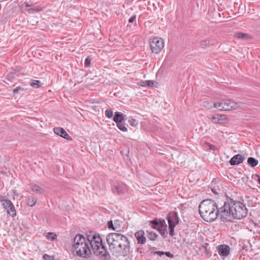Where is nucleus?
<instances>
[{
	"instance_id": "nucleus-1",
	"label": "nucleus",
	"mask_w": 260,
	"mask_h": 260,
	"mask_svg": "<svg viewBox=\"0 0 260 260\" xmlns=\"http://www.w3.org/2000/svg\"><path fill=\"white\" fill-rule=\"evenodd\" d=\"M90 244L93 253L102 260H110L111 256L109 253L103 240L98 233L91 232L87 236V241L81 234H77L75 237L72 245V250L74 254L88 258L91 255L89 246Z\"/></svg>"
},
{
	"instance_id": "nucleus-2",
	"label": "nucleus",
	"mask_w": 260,
	"mask_h": 260,
	"mask_svg": "<svg viewBox=\"0 0 260 260\" xmlns=\"http://www.w3.org/2000/svg\"><path fill=\"white\" fill-rule=\"evenodd\" d=\"M247 211L242 203L229 198L220 207V220L228 222L232 221L233 219H241L247 216Z\"/></svg>"
},
{
	"instance_id": "nucleus-3",
	"label": "nucleus",
	"mask_w": 260,
	"mask_h": 260,
	"mask_svg": "<svg viewBox=\"0 0 260 260\" xmlns=\"http://www.w3.org/2000/svg\"><path fill=\"white\" fill-rule=\"evenodd\" d=\"M106 241L113 255L126 256L132 252L128 238L121 234L111 233L106 236Z\"/></svg>"
},
{
	"instance_id": "nucleus-4",
	"label": "nucleus",
	"mask_w": 260,
	"mask_h": 260,
	"mask_svg": "<svg viewBox=\"0 0 260 260\" xmlns=\"http://www.w3.org/2000/svg\"><path fill=\"white\" fill-rule=\"evenodd\" d=\"M199 210L201 217L207 222L214 221L218 215L220 216V208L213 200H203L199 205Z\"/></svg>"
},
{
	"instance_id": "nucleus-5",
	"label": "nucleus",
	"mask_w": 260,
	"mask_h": 260,
	"mask_svg": "<svg viewBox=\"0 0 260 260\" xmlns=\"http://www.w3.org/2000/svg\"><path fill=\"white\" fill-rule=\"evenodd\" d=\"M240 104L231 99H227L222 100L220 102L214 103L213 106L220 111H230L239 107Z\"/></svg>"
},
{
	"instance_id": "nucleus-6",
	"label": "nucleus",
	"mask_w": 260,
	"mask_h": 260,
	"mask_svg": "<svg viewBox=\"0 0 260 260\" xmlns=\"http://www.w3.org/2000/svg\"><path fill=\"white\" fill-rule=\"evenodd\" d=\"M150 47L153 53H158L164 47V42L161 38H154L150 42Z\"/></svg>"
},
{
	"instance_id": "nucleus-7",
	"label": "nucleus",
	"mask_w": 260,
	"mask_h": 260,
	"mask_svg": "<svg viewBox=\"0 0 260 260\" xmlns=\"http://www.w3.org/2000/svg\"><path fill=\"white\" fill-rule=\"evenodd\" d=\"M3 208L7 210V213L12 217H14L16 215V212L15 207L12 202L10 200H7L3 203Z\"/></svg>"
},
{
	"instance_id": "nucleus-8",
	"label": "nucleus",
	"mask_w": 260,
	"mask_h": 260,
	"mask_svg": "<svg viewBox=\"0 0 260 260\" xmlns=\"http://www.w3.org/2000/svg\"><path fill=\"white\" fill-rule=\"evenodd\" d=\"M169 225L176 226L179 222V219L177 213L175 211L170 212L167 217Z\"/></svg>"
},
{
	"instance_id": "nucleus-9",
	"label": "nucleus",
	"mask_w": 260,
	"mask_h": 260,
	"mask_svg": "<svg viewBox=\"0 0 260 260\" xmlns=\"http://www.w3.org/2000/svg\"><path fill=\"white\" fill-rule=\"evenodd\" d=\"M217 251L219 255L222 258L228 256L231 251V248L229 246L222 244L217 247Z\"/></svg>"
},
{
	"instance_id": "nucleus-10",
	"label": "nucleus",
	"mask_w": 260,
	"mask_h": 260,
	"mask_svg": "<svg viewBox=\"0 0 260 260\" xmlns=\"http://www.w3.org/2000/svg\"><path fill=\"white\" fill-rule=\"evenodd\" d=\"M211 120L212 122L215 124L225 123H227L228 119L224 115L217 114L211 117Z\"/></svg>"
},
{
	"instance_id": "nucleus-11",
	"label": "nucleus",
	"mask_w": 260,
	"mask_h": 260,
	"mask_svg": "<svg viewBox=\"0 0 260 260\" xmlns=\"http://www.w3.org/2000/svg\"><path fill=\"white\" fill-rule=\"evenodd\" d=\"M166 221L165 219L156 218L153 220L150 221V225L153 229L158 230L160 226H164Z\"/></svg>"
},
{
	"instance_id": "nucleus-12",
	"label": "nucleus",
	"mask_w": 260,
	"mask_h": 260,
	"mask_svg": "<svg viewBox=\"0 0 260 260\" xmlns=\"http://www.w3.org/2000/svg\"><path fill=\"white\" fill-rule=\"evenodd\" d=\"M53 132L57 135L67 140H72L71 137L66 132V131L62 127H55L53 128Z\"/></svg>"
},
{
	"instance_id": "nucleus-13",
	"label": "nucleus",
	"mask_w": 260,
	"mask_h": 260,
	"mask_svg": "<svg viewBox=\"0 0 260 260\" xmlns=\"http://www.w3.org/2000/svg\"><path fill=\"white\" fill-rule=\"evenodd\" d=\"M244 158V157L242 155L238 154L231 158L229 161V163L231 166L239 165L243 162Z\"/></svg>"
},
{
	"instance_id": "nucleus-14",
	"label": "nucleus",
	"mask_w": 260,
	"mask_h": 260,
	"mask_svg": "<svg viewBox=\"0 0 260 260\" xmlns=\"http://www.w3.org/2000/svg\"><path fill=\"white\" fill-rule=\"evenodd\" d=\"M137 243L138 244H144L146 241V238L145 237V233L143 230H140L135 234Z\"/></svg>"
},
{
	"instance_id": "nucleus-15",
	"label": "nucleus",
	"mask_w": 260,
	"mask_h": 260,
	"mask_svg": "<svg viewBox=\"0 0 260 260\" xmlns=\"http://www.w3.org/2000/svg\"><path fill=\"white\" fill-rule=\"evenodd\" d=\"M125 117L126 115L123 114L122 113L119 112H115L113 120L116 123L122 122L123 121L125 120Z\"/></svg>"
},
{
	"instance_id": "nucleus-16",
	"label": "nucleus",
	"mask_w": 260,
	"mask_h": 260,
	"mask_svg": "<svg viewBox=\"0 0 260 260\" xmlns=\"http://www.w3.org/2000/svg\"><path fill=\"white\" fill-rule=\"evenodd\" d=\"M234 37L238 39H241L243 40H248L252 38L251 36L246 33L241 32H236L234 35Z\"/></svg>"
},
{
	"instance_id": "nucleus-17",
	"label": "nucleus",
	"mask_w": 260,
	"mask_h": 260,
	"mask_svg": "<svg viewBox=\"0 0 260 260\" xmlns=\"http://www.w3.org/2000/svg\"><path fill=\"white\" fill-rule=\"evenodd\" d=\"M161 236H162L164 238H166L168 237V232H167V225L166 223H165L164 226H160L159 229L157 230Z\"/></svg>"
},
{
	"instance_id": "nucleus-18",
	"label": "nucleus",
	"mask_w": 260,
	"mask_h": 260,
	"mask_svg": "<svg viewBox=\"0 0 260 260\" xmlns=\"http://www.w3.org/2000/svg\"><path fill=\"white\" fill-rule=\"evenodd\" d=\"M147 237L151 241H155L158 237V235L153 231H146Z\"/></svg>"
},
{
	"instance_id": "nucleus-19",
	"label": "nucleus",
	"mask_w": 260,
	"mask_h": 260,
	"mask_svg": "<svg viewBox=\"0 0 260 260\" xmlns=\"http://www.w3.org/2000/svg\"><path fill=\"white\" fill-rule=\"evenodd\" d=\"M247 163L250 166L254 167L258 164V160L254 157H250L247 159Z\"/></svg>"
},
{
	"instance_id": "nucleus-20",
	"label": "nucleus",
	"mask_w": 260,
	"mask_h": 260,
	"mask_svg": "<svg viewBox=\"0 0 260 260\" xmlns=\"http://www.w3.org/2000/svg\"><path fill=\"white\" fill-rule=\"evenodd\" d=\"M26 202L28 206L32 207L36 205L37 200L34 197L30 196L28 197Z\"/></svg>"
},
{
	"instance_id": "nucleus-21",
	"label": "nucleus",
	"mask_w": 260,
	"mask_h": 260,
	"mask_svg": "<svg viewBox=\"0 0 260 260\" xmlns=\"http://www.w3.org/2000/svg\"><path fill=\"white\" fill-rule=\"evenodd\" d=\"M156 83V82L151 81V80H147V81H141L140 85L141 86H150L152 87L154 86V84Z\"/></svg>"
},
{
	"instance_id": "nucleus-22",
	"label": "nucleus",
	"mask_w": 260,
	"mask_h": 260,
	"mask_svg": "<svg viewBox=\"0 0 260 260\" xmlns=\"http://www.w3.org/2000/svg\"><path fill=\"white\" fill-rule=\"evenodd\" d=\"M31 189L34 191L38 193H42L44 191V189L42 187L36 184H33L31 186Z\"/></svg>"
},
{
	"instance_id": "nucleus-23",
	"label": "nucleus",
	"mask_w": 260,
	"mask_h": 260,
	"mask_svg": "<svg viewBox=\"0 0 260 260\" xmlns=\"http://www.w3.org/2000/svg\"><path fill=\"white\" fill-rule=\"evenodd\" d=\"M41 82L39 80H34L30 83V85L34 88H39L41 86Z\"/></svg>"
},
{
	"instance_id": "nucleus-24",
	"label": "nucleus",
	"mask_w": 260,
	"mask_h": 260,
	"mask_svg": "<svg viewBox=\"0 0 260 260\" xmlns=\"http://www.w3.org/2000/svg\"><path fill=\"white\" fill-rule=\"evenodd\" d=\"M210 44V40H204L201 41L200 42V45L201 47L203 48H205L208 47Z\"/></svg>"
},
{
	"instance_id": "nucleus-25",
	"label": "nucleus",
	"mask_w": 260,
	"mask_h": 260,
	"mask_svg": "<svg viewBox=\"0 0 260 260\" xmlns=\"http://www.w3.org/2000/svg\"><path fill=\"white\" fill-rule=\"evenodd\" d=\"M92 59V58L91 57V56H88L86 58V59L85 60V62H84L85 67H86V68L90 67L91 61Z\"/></svg>"
},
{
	"instance_id": "nucleus-26",
	"label": "nucleus",
	"mask_w": 260,
	"mask_h": 260,
	"mask_svg": "<svg viewBox=\"0 0 260 260\" xmlns=\"http://www.w3.org/2000/svg\"><path fill=\"white\" fill-rule=\"evenodd\" d=\"M117 126L118 128L121 130L122 132H126L127 131V129L126 127L125 126V124L123 123L122 122H119L118 123H116Z\"/></svg>"
},
{
	"instance_id": "nucleus-27",
	"label": "nucleus",
	"mask_w": 260,
	"mask_h": 260,
	"mask_svg": "<svg viewBox=\"0 0 260 260\" xmlns=\"http://www.w3.org/2000/svg\"><path fill=\"white\" fill-rule=\"evenodd\" d=\"M47 238L48 239H50L52 241L55 240L57 238V235L53 233H48L47 235Z\"/></svg>"
},
{
	"instance_id": "nucleus-28",
	"label": "nucleus",
	"mask_w": 260,
	"mask_h": 260,
	"mask_svg": "<svg viewBox=\"0 0 260 260\" xmlns=\"http://www.w3.org/2000/svg\"><path fill=\"white\" fill-rule=\"evenodd\" d=\"M175 226L174 225H169V233L171 236H174L175 235L174 232Z\"/></svg>"
},
{
	"instance_id": "nucleus-29",
	"label": "nucleus",
	"mask_w": 260,
	"mask_h": 260,
	"mask_svg": "<svg viewBox=\"0 0 260 260\" xmlns=\"http://www.w3.org/2000/svg\"><path fill=\"white\" fill-rule=\"evenodd\" d=\"M128 122L132 126L136 127L138 124V121L135 119L132 118L129 119Z\"/></svg>"
},
{
	"instance_id": "nucleus-30",
	"label": "nucleus",
	"mask_w": 260,
	"mask_h": 260,
	"mask_svg": "<svg viewBox=\"0 0 260 260\" xmlns=\"http://www.w3.org/2000/svg\"><path fill=\"white\" fill-rule=\"evenodd\" d=\"M105 115L108 118H111L113 117V111L112 109H108L105 111Z\"/></svg>"
},
{
	"instance_id": "nucleus-31",
	"label": "nucleus",
	"mask_w": 260,
	"mask_h": 260,
	"mask_svg": "<svg viewBox=\"0 0 260 260\" xmlns=\"http://www.w3.org/2000/svg\"><path fill=\"white\" fill-rule=\"evenodd\" d=\"M15 77V73H9L7 76H6V79L11 81L13 79H14Z\"/></svg>"
},
{
	"instance_id": "nucleus-32",
	"label": "nucleus",
	"mask_w": 260,
	"mask_h": 260,
	"mask_svg": "<svg viewBox=\"0 0 260 260\" xmlns=\"http://www.w3.org/2000/svg\"><path fill=\"white\" fill-rule=\"evenodd\" d=\"M113 191L114 193L116 192L118 194H120L122 192L121 188L117 185L114 187L113 189Z\"/></svg>"
},
{
	"instance_id": "nucleus-33",
	"label": "nucleus",
	"mask_w": 260,
	"mask_h": 260,
	"mask_svg": "<svg viewBox=\"0 0 260 260\" xmlns=\"http://www.w3.org/2000/svg\"><path fill=\"white\" fill-rule=\"evenodd\" d=\"M203 106L208 109H211L212 107V104L209 103L208 101H204L203 102Z\"/></svg>"
},
{
	"instance_id": "nucleus-34",
	"label": "nucleus",
	"mask_w": 260,
	"mask_h": 260,
	"mask_svg": "<svg viewBox=\"0 0 260 260\" xmlns=\"http://www.w3.org/2000/svg\"><path fill=\"white\" fill-rule=\"evenodd\" d=\"M252 179L257 181L260 185V175L258 174H254L252 176Z\"/></svg>"
},
{
	"instance_id": "nucleus-35",
	"label": "nucleus",
	"mask_w": 260,
	"mask_h": 260,
	"mask_svg": "<svg viewBox=\"0 0 260 260\" xmlns=\"http://www.w3.org/2000/svg\"><path fill=\"white\" fill-rule=\"evenodd\" d=\"M23 88L20 86H18L13 90V92L15 94L18 93L20 91H23Z\"/></svg>"
},
{
	"instance_id": "nucleus-36",
	"label": "nucleus",
	"mask_w": 260,
	"mask_h": 260,
	"mask_svg": "<svg viewBox=\"0 0 260 260\" xmlns=\"http://www.w3.org/2000/svg\"><path fill=\"white\" fill-rule=\"evenodd\" d=\"M208 245V243H205L202 246V247L205 248V253L206 255H208L209 254V251L207 249V247Z\"/></svg>"
},
{
	"instance_id": "nucleus-37",
	"label": "nucleus",
	"mask_w": 260,
	"mask_h": 260,
	"mask_svg": "<svg viewBox=\"0 0 260 260\" xmlns=\"http://www.w3.org/2000/svg\"><path fill=\"white\" fill-rule=\"evenodd\" d=\"M44 260H54L53 257L50 255H49L47 254H45L43 255Z\"/></svg>"
},
{
	"instance_id": "nucleus-38",
	"label": "nucleus",
	"mask_w": 260,
	"mask_h": 260,
	"mask_svg": "<svg viewBox=\"0 0 260 260\" xmlns=\"http://www.w3.org/2000/svg\"><path fill=\"white\" fill-rule=\"evenodd\" d=\"M108 226L109 229H112L113 230H115V228L113 225V222L112 220L109 221L108 222Z\"/></svg>"
},
{
	"instance_id": "nucleus-39",
	"label": "nucleus",
	"mask_w": 260,
	"mask_h": 260,
	"mask_svg": "<svg viewBox=\"0 0 260 260\" xmlns=\"http://www.w3.org/2000/svg\"><path fill=\"white\" fill-rule=\"evenodd\" d=\"M136 15H134L133 16H132L128 20V22L129 23H133L134 22H136Z\"/></svg>"
},
{
	"instance_id": "nucleus-40",
	"label": "nucleus",
	"mask_w": 260,
	"mask_h": 260,
	"mask_svg": "<svg viewBox=\"0 0 260 260\" xmlns=\"http://www.w3.org/2000/svg\"><path fill=\"white\" fill-rule=\"evenodd\" d=\"M164 254H165L167 256L170 258L174 257V255L170 253L169 251L164 252Z\"/></svg>"
},
{
	"instance_id": "nucleus-41",
	"label": "nucleus",
	"mask_w": 260,
	"mask_h": 260,
	"mask_svg": "<svg viewBox=\"0 0 260 260\" xmlns=\"http://www.w3.org/2000/svg\"><path fill=\"white\" fill-rule=\"evenodd\" d=\"M8 200L5 199V197L3 196H0V202L2 203V206L3 205L4 202L7 201Z\"/></svg>"
},
{
	"instance_id": "nucleus-42",
	"label": "nucleus",
	"mask_w": 260,
	"mask_h": 260,
	"mask_svg": "<svg viewBox=\"0 0 260 260\" xmlns=\"http://www.w3.org/2000/svg\"><path fill=\"white\" fill-rule=\"evenodd\" d=\"M153 253L154 254H157L159 256H161L162 255H164V251H154Z\"/></svg>"
},
{
	"instance_id": "nucleus-43",
	"label": "nucleus",
	"mask_w": 260,
	"mask_h": 260,
	"mask_svg": "<svg viewBox=\"0 0 260 260\" xmlns=\"http://www.w3.org/2000/svg\"><path fill=\"white\" fill-rule=\"evenodd\" d=\"M209 148H210V149H211L212 150H215L216 148L215 146L213 145H210L209 146Z\"/></svg>"
},
{
	"instance_id": "nucleus-44",
	"label": "nucleus",
	"mask_w": 260,
	"mask_h": 260,
	"mask_svg": "<svg viewBox=\"0 0 260 260\" xmlns=\"http://www.w3.org/2000/svg\"><path fill=\"white\" fill-rule=\"evenodd\" d=\"M212 191H213L214 193H215V194H217V193H217V192L216 191V189H214V188H212Z\"/></svg>"
},
{
	"instance_id": "nucleus-45",
	"label": "nucleus",
	"mask_w": 260,
	"mask_h": 260,
	"mask_svg": "<svg viewBox=\"0 0 260 260\" xmlns=\"http://www.w3.org/2000/svg\"><path fill=\"white\" fill-rule=\"evenodd\" d=\"M18 71V70H17V72ZM16 72L17 71L15 70H14L13 71H12L11 73H15V75H16L17 76H18V74H17L16 75Z\"/></svg>"
},
{
	"instance_id": "nucleus-46",
	"label": "nucleus",
	"mask_w": 260,
	"mask_h": 260,
	"mask_svg": "<svg viewBox=\"0 0 260 260\" xmlns=\"http://www.w3.org/2000/svg\"><path fill=\"white\" fill-rule=\"evenodd\" d=\"M31 6V5H29V4L28 3H26V4H25V7H30Z\"/></svg>"
}]
</instances>
